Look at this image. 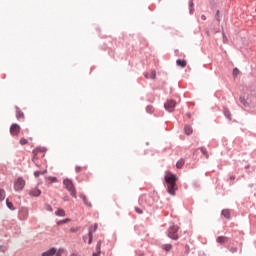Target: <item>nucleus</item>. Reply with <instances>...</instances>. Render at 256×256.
Masks as SVG:
<instances>
[{"instance_id": "9b49d317", "label": "nucleus", "mask_w": 256, "mask_h": 256, "mask_svg": "<svg viewBox=\"0 0 256 256\" xmlns=\"http://www.w3.org/2000/svg\"><path fill=\"white\" fill-rule=\"evenodd\" d=\"M176 65L184 69L187 66V62L186 60L178 59L176 60Z\"/></svg>"}, {"instance_id": "ddd939ff", "label": "nucleus", "mask_w": 256, "mask_h": 256, "mask_svg": "<svg viewBox=\"0 0 256 256\" xmlns=\"http://www.w3.org/2000/svg\"><path fill=\"white\" fill-rule=\"evenodd\" d=\"M222 215H223L227 220H229L230 217H231V212H230L229 209H224V210L222 211Z\"/></svg>"}, {"instance_id": "4c0bfd02", "label": "nucleus", "mask_w": 256, "mask_h": 256, "mask_svg": "<svg viewBox=\"0 0 256 256\" xmlns=\"http://www.w3.org/2000/svg\"><path fill=\"white\" fill-rule=\"evenodd\" d=\"M70 256H79L78 254H70Z\"/></svg>"}, {"instance_id": "20e7f679", "label": "nucleus", "mask_w": 256, "mask_h": 256, "mask_svg": "<svg viewBox=\"0 0 256 256\" xmlns=\"http://www.w3.org/2000/svg\"><path fill=\"white\" fill-rule=\"evenodd\" d=\"M179 228L178 226H170L169 230H168V237L174 241L178 240L179 236L177 234Z\"/></svg>"}, {"instance_id": "6e6552de", "label": "nucleus", "mask_w": 256, "mask_h": 256, "mask_svg": "<svg viewBox=\"0 0 256 256\" xmlns=\"http://www.w3.org/2000/svg\"><path fill=\"white\" fill-rule=\"evenodd\" d=\"M41 193L42 191L39 188H32L30 192H28L32 197H39Z\"/></svg>"}, {"instance_id": "7ed1b4c3", "label": "nucleus", "mask_w": 256, "mask_h": 256, "mask_svg": "<svg viewBox=\"0 0 256 256\" xmlns=\"http://www.w3.org/2000/svg\"><path fill=\"white\" fill-rule=\"evenodd\" d=\"M25 187H26V180L24 178L19 177L14 180L15 192L20 193L22 192L23 189H25Z\"/></svg>"}, {"instance_id": "f704fd0d", "label": "nucleus", "mask_w": 256, "mask_h": 256, "mask_svg": "<svg viewBox=\"0 0 256 256\" xmlns=\"http://www.w3.org/2000/svg\"><path fill=\"white\" fill-rule=\"evenodd\" d=\"M201 19H202V21H206V20H207V17H206L205 15H202V16H201Z\"/></svg>"}, {"instance_id": "79ce46f5", "label": "nucleus", "mask_w": 256, "mask_h": 256, "mask_svg": "<svg viewBox=\"0 0 256 256\" xmlns=\"http://www.w3.org/2000/svg\"><path fill=\"white\" fill-rule=\"evenodd\" d=\"M255 11H256V9H255Z\"/></svg>"}, {"instance_id": "4468645a", "label": "nucleus", "mask_w": 256, "mask_h": 256, "mask_svg": "<svg viewBox=\"0 0 256 256\" xmlns=\"http://www.w3.org/2000/svg\"><path fill=\"white\" fill-rule=\"evenodd\" d=\"M185 165V160L183 158L179 159L178 162H176V168L181 169Z\"/></svg>"}, {"instance_id": "412c9836", "label": "nucleus", "mask_w": 256, "mask_h": 256, "mask_svg": "<svg viewBox=\"0 0 256 256\" xmlns=\"http://www.w3.org/2000/svg\"><path fill=\"white\" fill-rule=\"evenodd\" d=\"M46 173H47V170L35 171V172H34V176H35L36 178H38L40 175H44V174H46Z\"/></svg>"}, {"instance_id": "f3484780", "label": "nucleus", "mask_w": 256, "mask_h": 256, "mask_svg": "<svg viewBox=\"0 0 256 256\" xmlns=\"http://www.w3.org/2000/svg\"><path fill=\"white\" fill-rule=\"evenodd\" d=\"M80 199H82L84 201V204L87 206V207H91V203L87 202V197L83 194H80L79 195Z\"/></svg>"}, {"instance_id": "c756f323", "label": "nucleus", "mask_w": 256, "mask_h": 256, "mask_svg": "<svg viewBox=\"0 0 256 256\" xmlns=\"http://www.w3.org/2000/svg\"><path fill=\"white\" fill-rule=\"evenodd\" d=\"M225 117H227L228 120H231V113L229 111H225Z\"/></svg>"}, {"instance_id": "5701e85b", "label": "nucleus", "mask_w": 256, "mask_h": 256, "mask_svg": "<svg viewBox=\"0 0 256 256\" xmlns=\"http://www.w3.org/2000/svg\"><path fill=\"white\" fill-rule=\"evenodd\" d=\"M23 117H24L23 112L20 110H16V118H18V120H20Z\"/></svg>"}, {"instance_id": "c9c22d12", "label": "nucleus", "mask_w": 256, "mask_h": 256, "mask_svg": "<svg viewBox=\"0 0 256 256\" xmlns=\"http://www.w3.org/2000/svg\"><path fill=\"white\" fill-rule=\"evenodd\" d=\"M52 183H56L57 182V178H51Z\"/></svg>"}, {"instance_id": "1a4fd4ad", "label": "nucleus", "mask_w": 256, "mask_h": 256, "mask_svg": "<svg viewBox=\"0 0 256 256\" xmlns=\"http://www.w3.org/2000/svg\"><path fill=\"white\" fill-rule=\"evenodd\" d=\"M144 78H146V79H156V71L152 70L151 72L145 73Z\"/></svg>"}, {"instance_id": "6ab92c4d", "label": "nucleus", "mask_w": 256, "mask_h": 256, "mask_svg": "<svg viewBox=\"0 0 256 256\" xmlns=\"http://www.w3.org/2000/svg\"><path fill=\"white\" fill-rule=\"evenodd\" d=\"M70 221H71L70 218H66V219H64V220L58 221V222H57V225H58V226H61V225H63V224L69 223Z\"/></svg>"}, {"instance_id": "39448f33", "label": "nucleus", "mask_w": 256, "mask_h": 256, "mask_svg": "<svg viewBox=\"0 0 256 256\" xmlns=\"http://www.w3.org/2000/svg\"><path fill=\"white\" fill-rule=\"evenodd\" d=\"M95 230H96V225H95L93 231H92V230H89L88 234L85 235V236H83V241H84L85 243H88V244H91V243H92V241H93V232H95Z\"/></svg>"}, {"instance_id": "a878e982", "label": "nucleus", "mask_w": 256, "mask_h": 256, "mask_svg": "<svg viewBox=\"0 0 256 256\" xmlns=\"http://www.w3.org/2000/svg\"><path fill=\"white\" fill-rule=\"evenodd\" d=\"M85 169H86L85 167L77 166L76 167V173H80V172H82Z\"/></svg>"}, {"instance_id": "f257e3e1", "label": "nucleus", "mask_w": 256, "mask_h": 256, "mask_svg": "<svg viewBox=\"0 0 256 256\" xmlns=\"http://www.w3.org/2000/svg\"><path fill=\"white\" fill-rule=\"evenodd\" d=\"M165 180L167 182V190H168V193L170 195H173L175 196L176 195V191H177V176L174 175V174H171L169 173L166 177H165Z\"/></svg>"}, {"instance_id": "2eb2a0df", "label": "nucleus", "mask_w": 256, "mask_h": 256, "mask_svg": "<svg viewBox=\"0 0 256 256\" xmlns=\"http://www.w3.org/2000/svg\"><path fill=\"white\" fill-rule=\"evenodd\" d=\"M55 215L58 217H64L65 216L64 209L58 208L57 211L55 212Z\"/></svg>"}, {"instance_id": "f03ea898", "label": "nucleus", "mask_w": 256, "mask_h": 256, "mask_svg": "<svg viewBox=\"0 0 256 256\" xmlns=\"http://www.w3.org/2000/svg\"><path fill=\"white\" fill-rule=\"evenodd\" d=\"M63 184L67 189V191L70 193V195H72L75 199H77V191L74 188L72 180H70L69 178H66L64 179Z\"/></svg>"}, {"instance_id": "a19ab883", "label": "nucleus", "mask_w": 256, "mask_h": 256, "mask_svg": "<svg viewBox=\"0 0 256 256\" xmlns=\"http://www.w3.org/2000/svg\"><path fill=\"white\" fill-rule=\"evenodd\" d=\"M237 251V249H233V252Z\"/></svg>"}, {"instance_id": "0eeeda50", "label": "nucleus", "mask_w": 256, "mask_h": 256, "mask_svg": "<svg viewBox=\"0 0 256 256\" xmlns=\"http://www.w3.org/2000/svg\"><path fill=\"white\" fill-rule=\"evenodd\" d=\"M20 130H21L20 126L17 123H14L10 128V134L12 136H18L20 133Z\"/></svg>"}, {"instance_id": "f8f14e48", "label": "nucleus", "mask_w": 256, "mask_h": 256, "mask_svg": "<svg viewBox=\"0 0 256 256\" xmlns=\"http://www.w3.org/2000/svg\"><path fill=\"white\" fill-rule=\"evenodd\" d=\"M216 241L220 244H225L228 241V238L226 236H219Z\"/></svg>"}, {"instance_id": "ea45409f", "label": "nucleus", "mask_w": 256, "mask_h": 256, "mask_svg": "<svg viewBox=\"0 0 256 256\" xmlns=\"http://www.w3.org/2000/svg\"><path fill=\"white\" fill-rule=\"evenodd\" d=\"M237 251V249H233V252Z\"/></svg>"}, {"instance_id": "a211bd4d", "label": "nucleus", "mask_w": 256, "mask_h": 256, "mask_svg": "<svg viewBox=\"0 0 256 256\" xmlns=\"http://www.w3.org/2000/svg\"><path fill=\"white\" fill-rule=\"evenodd\" d=\"M6 198V191L4 189H0V201H4Z\"/></svg>"}, {"instance_id": "7c9ffc66", "label": "nucleus", "mask_w": 256, "mask_h": 256, "mask_svg": "<svg viewBox=\"0 0 256 256\" xmlns=\"http://www.w3.org/2000/svg\"><path fill=\"white\" fill-rule=\"evenodd\" d=\"M200 151H201V153H202L203 155H205L206 157H208V155H207V150H206L205 148H201Z\"/></svg>"}, {"instance_id": "58836bf2", "label": "nucleus", "mask_w": 256, "mask_h": 256, "mask_svg": "<svg viewBox=\"0 0 256 256\" xmlns=\"http://www.w3.org/2000/svg\"><path fill=\"white\" fill-rule=\"evenodd\" d=\"M93 256H97V254H96V253H94V254H93Z\"/></svg>"}, {"instance_id": "cd10ccee", "label": "nucleus", "mask_w": 256, "mask_h": 256, "mask_svg": "<svg viewBox=\"0 0 256 256\" xmlns=\"http://www.w3.org/2000/svg\"><path fill=\"white\" fill-rule=\"evenodd\" d=\"M27 144H28V140H27V139L22 138V139L20 140V145H27Z\"/></svg>"}, {"instance_id": "9d476101", "label": "nucleus", "mask_w": 256, "mask_h": 256, "mask_svg": "<svg viewBox=\"0 0 256 256\" xmlns=\"http://www.w3.org/2000/svg\"><path fill=\"white\" fill-rule=\"evenodd\" d=\"M55 254V248L52 247L48 249L46 252L42 253V256H54Z\"/></svg>"}, {"instance_id": "393cba45", "label": "nucleus", "mask_w": 256, "mask_h": 256, "mask_svg": "<svg viewBox=\"0 0 256 256\" xmlns=\"http://www.w3.org/2000/svg\"><path fill=\"white\" fill-rule=\"evenodd\" d=\"M6 206H8V208H9L10 210H14L13 204H12L11 202H9L8 199L6 200Z\"/></svg>"}, {"instance_id": "72a5a7b5", "label": "nucleus", "mask_w": 256, "mask_h": 256, "mask_svg": "<svg viewBox=\"0 0 256 256\" xmlns=\"http://www.w3.org/2000/svg\"><path fill=\"white\" fill-rule=\"evenodd\" d=\"M216 20H217V21H220V18H219V11H217V13H216Z\"/></svg>"}, {"instance_id": "e433bc0d", "label": "nucleus", "mask_w": 256, "mask_h": 256, "mask_svg": "<svg viewBox=\"0 0 256 256\" xmlns=\"http://www.w3.org/2000/svg\"><path fill=\"white\" fill-rule=\"evenodd\" d=\"M47 210H48V211H50V212H52V211H53V209H52V207H51V206H47Z\"/></svg>"}, {"instance_id": "2f4dec72", "label": "nucleus", "mask_w": 256, "mask_h": 256, "mask_svg": "<svg viewBox=\"0 0 256 256\" xmlns=\"http://www.w3.org/2000/svg\"><path fill=\"white\" fill-rule=\"evenodd\" d=\"M0 251L3 252V253H5V252H6L5 247H4V246H0Z\"/></svg>"}, {"instance_id": "b1692460", "label": "nucleus", "mask_w": 256, "mask_h": 256, "mask_svg": "<svg viewBox=\"0 0 256 256\" xmlns=\"http://www.w3.org/2000/svg\"><path fill=\"white\" fill-rule=\"evenodd\" d=\"M240 101H241V103L245 106V107H247L248 106V102H247V100H245V98L244 97H240Z\"/></svg>"}, {"instance_id": "423d86ee", "label": "nucleus", "mask_w": 256, "mask_h": 256, "mask_svg": "<svg viewBox=\"0 0 256 256\" xmlns=\"http://www.w3.org/2000/svg\"><path fill=\"white\" fill-rule=\"evenodd\" d=\"M175 107L176 102L174 100H169L168 102L164 103V108H166L168 112H173Z\"/></svg>"}, {"instance_id": "4be33fe9", "label": "nucleus", "mask_w": 256, "mask_h": 256, "mask_svg": "<svg viewBox=\"0 0 256 256\" xmlns=\"http://www.w3.org/2000/svg\"><path fill=\"white\" fill-rule=\"evenodd\" d=\"M63 253H64L63 248H59L58 250L55 249V254H54V256H62Z\"/></svg>"}, {"instance_id": "c85d7f7f", "label": "nucleus", "mask_w": 256, "mask_h": 256, "mask_svg": "<svg viewBox=\"0 0 256 256\" xmlns=\"http://www.w3.org/2000/svg\"><path fill=\"white\" fill-rule=\"evenodd\" d=\"M135 211L138 214H143V210L141 208L137 207V206L135 207Z\"/></svg>"}, {"instance_id": "aec40b11", "label": "nucleus", "mask_w": 256, "mask_h": 256, "mask_svg": "<svg viewBox=\"0 0 256 256\" xmlns=\"http://www.w3.org/2000/svg\"><path fill=\"white\" fill-rule=\"evenodd\" d=\"M173 248V246L171 244H163L162 249L164 251H171V249Z\"/></svg>"}, {"instance_id": "473e14b6", "label": "nucleus", "mask_w": 256, "mask_h": 256, "mask_svg": "<svg viewBox=\"0 0 256 256\" xmlns=\"http://www.w3.org/2000/svg\"><path fill=\"white\" fill-rule=\"evenodd\" d=\"M77 231H78V229H77V228H70V232L75 233V232H77Z\"/></svg>"}, {"instance_id": "dca6fc26", "label": "nucleus", "mask_w": 256, "mask_h": 256, "mask_svg": "<svg viewBox=\"0 0 256 256\" xmlns=\"http://www.w3.org/2000/svg\"><path fill=\"white\" fill-rule=\"evenodd\" d=\"M184 132H185V135H191L192 132H193L192 127L189 126V125H186V126L184 127Z\"/></svg>"}, {"instance_id": "bb28decb", "label": "nucleus", "mask_w": 256, "mask_h": 256, "mask_svg": "<svg viewBox=\"0 0 256 256\" xmlns=\"http://www.w3.org/2000/svg\"><path fill=\"white\" fill-rule=\"evenodd\" d=\"M239 73H240L239 69H238V68H234V70H233V76H234V77H237V76L239 75Z\"/></svg>"}]
</instances>
